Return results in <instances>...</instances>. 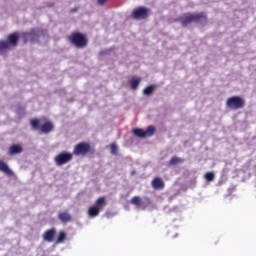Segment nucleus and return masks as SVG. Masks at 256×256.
Instances as JSON below:
<instances>
[{
	"instance_id": "obj_26",
	"label": "nucleus",
	"mask_w": 256,
	"mask_h": 256,
	"mask_svg": "<svg viewBox=\"0 0 256 256\" xmlns=\"http://www.w3.org/2000/svg\"><path fill=\"white\" fill-rule=\"evenodd\" d=\"M97 1H98V5L103 7V5H105V3H107L109 0H97Z\"/></svg>"
},
{
	"instance_id": "obj_5",
	"label": "nucleus",
	"mask_w": 256,
	"mask_h": 256,
	"mask_svg": "<svg viewBox=\"0 0 256 256\" xmlns=\"http://www.w3.org/2000/svg\"><path fill=\"white\" fill-rule=\"evenodd\" d=\"M226 105L232 111H237V109H243L245 107V99L239 96H232L227 99Z\"/></svg>"
},
{
	"instance_id": "obj_25",
	"label": "nucleus",
	"mask_w": 256,
	"mask_h": 256,
	"mask_svg": "<svg viewBox=\"0 0 256 256\" xmlns=\"http://www.w3.org/2000/svg\"><path fill=\"white\" fill-rule=\"evenodd\" d=\"M110 149H111L112 155H117V151H118L117 144L112 143V144L110 145Z\"/></svg>"
},
{
	"instance_id": "obj_10",
	"label": "nucleus",
	"mask_w": 256,
	"mask_h": 256,
	"mask_svg": "<svg viewBox=\"0 0 256 256\" xmlns=\"http://www.w3.org/2000/svg\"><path fill=\"white\" fill-rule=\"evenodd\" d=\"M55 130V125L51 121H46L40 126L41 133H44V135H49L51 131Z\"/></svg>"
},
{
	"instance_id": "obj_19",
	"label": "nucleus",
	"mask_w": 256,
	"mask_h": 256,
	"mask_svg": "<svg viewBox=\"0 0 256 256\" xmlns=\"http://www.w3.org/2000/svg\"><path fill=\"white\" fill-rule=\"evenodd\" d=\"M131 205H135L136 207H141L143 200H141V197L134 196L130 200Z\"/></svg>"
},
{
	"instance_id": "obj_21",
	"label": "nucleus",
	"mask_w": 256,
	"mask_h": 256,
	"mask_svg": "<svg viewBox=\"0 0 256 256\" xmlns=\"http://www.w3.org/2000/svg\"><path fill=\"white\" fill-rule=\"evenodd\" d=\"M204 179L208 182L211 183L213 181H215V172H207L204 175Z\"/></svg>"
},
{
	"instance_id": "obj_12",
	"label": "nucleus",
	"mask_w": 256,
	"mask_h": 256,
	"mask_svg": "<svg viewBox=\"0 0 256 256\" xmlns=\"http://www.w3.org/2000/svg\"><path fill=\"white\" fill-rule=\"evenodd\" d=\"M56 234H57V230L55 228H51L44 232L43 239H44V241H47L48 243H53V240L55 239Z\"/></svg>"
},
{
	"instance_id": "obj_18",
	"label": "nucleus",
	"mask_w": 256,
	"mask_h": 256,
	"mask_svg": "<svg viewBox=\"0 0 256 256\" xmlns=\"http://www.w3.org/2000/svg\"><path fill=\"white\" fill-rule=\"evenodd\" d=\"M179 163H185V159L177 156H172L169 161V165H179Z\"/></svg>"
},
{
	"instance_id": "obj_11",
	"label": "nucleus",
	"mask_w": 256,
	"mask_h": 256,
	"mask_svg": "<svg viewBox=\"0 0 256 256\" xmlns=\"http://www.w3.org/2000/svg\"><path fill=\"white\" fill-rule=\"evenodd\" d=\"M151 185L153 189H155L156 191H163V189H165V182L163 181V179L159 177H155L151 181Z\"/></svg>"
},
{
	"instance_id": "obj_9",
	"label": "nucleus",
	"mask_w": 256,
	"mask_h": 256,
	"mask_svg": "<svg viewBox=\"0 0 256 256\" xmlns=\"http://www.w3.org/2000/svg\"><path fill=\"white\" fill-rule=\"evenodd\" d=\"M149 17V10L143 6L137 7L132 11L131 18L132 19H147Z\"/></svg>"
},
{
	"instance_id": "obj_16",
	"label": "nucleus",
	"mask_w": 256,
	"mask_h": 256,
	"mask_svg": "<svg viewBox=\"0 0 256 256\" xmlns=\"http://www.w3.org/2000/svg\"><path fill=\"white\" fill-rule=\"evenodd\" d=\"M58 219L61 221V223H69L72 219L71 214L69 212H60L58 213Z\"/></svg>"
},
{
	"instance_id": "obj_24",
	"label": "nucleus",
	"mask_w": 256,
	"mask_h": 256,
	"mask_svg": "<svg viewBox=\"0 0 256 256\" xmlns=\"http://www.w3.org/2000/svg\"><path fill=\"white\" fill-rule=\"evenodd\" d=\"M30 125H31L32 129H35V130L39 129V127H40L39 119H37V118L32 119L30 121Z\"/></svg>"
},
{
	"instance_id": "obj_8",
	"label": "nucleus",
	"mask_w": 256,
	"mask_h": 256,
	"mask_svg": "<svg viewBox=\"0 0 256 256\" xmlns=\"http://www.w3.org/2000/svg\"><path fill=\"white\" fill-rule=\"evenodd\" d=\"M39 30L32 28L29 32L22 33V38L24 43H35V41L39 40Z\"/></svg>"
},
{
	"instance_id": "obj_1",
	"label": "nucleus",
	"mask_w": 256,
	"mask_h": 256,
	"mask_svg": "<svg viewBox=\"0 0 256 256\" xmlns=\"http://www.w3.org/2000/svg\"><path fill=\"white\" fill-rule=\"evenodd\" d=\"M207 13L205 12H187L176 18L175 23H180L182 27H187L191 23H197L200 25H207L208 21Z\"/></svg>"
},
{
	"instance_id": "obj_27",
	"label": "nucleus",
	"mask_w": 256,
	"mask_h": 256,
	"mask_svg": "<svg viewBox=\"0 0 256 256\" xmlns=\"http://www.w3.org/2000/svg\"><path fill=\"white\" fill-rule=\"evenodd\" d=\"M75 11H77V8H73V9L71 10V13H75Z\"/></svg>"
},
{
	"instance_id": "obj_13",
	"label": "nucleus",
	"mask_w": 256,
	"mask_h": 256,
	"mask_svg": "<svg viewBox=\"0 0 256 256\" xmlns=\"http://www.w3.org/2000/svg\"><path fill=\"white\" fill-rule=\"evenodd\" d=\"M9 155H19V153H23V146L21 144H13L8 149Z\"/></svg>"
},
{
	"instance_id": "obj_7",
	"label": "nucleus",
	"mask_w": 256,
	"mask_h": 256,
	"mask_svg": "<svg viewBox=\"0 0 256 256\" xmlns=\"http://www.w3.org/2000/svg\"><path fill=\"white\" fill-rule=\"evenodd\" d=\"M70 161H73V153L61 152L54 157V163H56L58 167H61V165H67Z\"/></svg>"
},
{
	"instance_id": "obj_20",
	"label": "nucleus",
	"mask_w": 256,
	"mask_h": 256,
	"mask_svg": "<svg viewBox=\"0 0 256 256\" xmlns=\"http://www.w3.org/2000/svg\"><path fill=\"white\" fill-rule=\"evenodd\" d=\"M67 239V234L65 233V231H60L58 234V237L56 239V243H65V240Z\"/></svg>"
},
{
	"instance_id": "obj_2",
	"label": "nucleus",
	"mask_w": 256,
	"mask_h": 256,
	"mask_svg": "<svg viewBox=\"0 0 256 256\" xmlns=\"http://www.w3.org/2000/svg\"><path fill=\"white\" fill-rule=\"evenodd\" d=\"M67 40L69 41L70 45L76 49H85V47L89 45L87 35L81 32H72L69 36H67Z\"/></svg>"
},
{
	"instance_id": "obj_6",
	"label": "nucleus",
	"mask_w": 256,
	"mask_h": 256,
	"mask_svg": "<svg viewBox=\"0 0 256 256\" xmlns=\"http://www.w3.org/2000/svg\"><path fill=\"white\" fill-rule=\"evenodd\" d=\"M155 131H157L155 126L150 125L147 127L146 130H143L141 128H134L132 130V133L133 135L139 137L140 139H145V137H153V135H155Z\"/></svg>"
},
{
	"instance_id": "obj_22",
	"label": "nucleus",
	"mask_w": 256,
	"mask_h": 256,
	"mask_svg": "<svg viewBox=\"0 0 256 256\" xmlns=\"http://www.w3.org/2000/svg\"><path fill=\"white\" fill-rule=\"evenodd\" d=\"M11 46L9 42L7 41H0V55L3 53V51H7Z\"/></svg>"
},
{
	"instance_id": "obj_15",
	"label": "nucleus",
	"mask_w": 256,
	"mask_h": 256,
	"mask_svg": "<svg viewBox=\"0 0 256 256\" xmlns=\"http://www.w3.org/2000/svg\"><path fill=\"white\" fill-rule=\"evenodd\" d=\"M8 43L10 47H17V45L19 44V34L12 33L8 35Z\"/></svg>"
},
{
	"instance_id": "obj_3",
	"label": "nucleus",
	"mask_w": 256,
	"mask_h": 256,
	"mask_svg": "<svg viewBox=\"0 0 256 256\" xmlns=\"http://www.w3.org/2000/svg\"><path fill=\"white\" fill-rule=\"evenodd\" d=\"M95 153V149L91 147L89 142H79L74 146L72 155L76 157H87V155H93Z\"/></svg>"
},
{
	"instance_id": "obj_4",
	"label": "nucleus",
	"mask_w": 256,
	"mask_h": 256,
	"mask_svg": "<svg viewBox=\"0 0 256 256\" xmlns=\"http://www.w3.org/2000/svg\"><path fill=\"white\" fill-rule=\"evenodd\" d=\"M105 205H107V200L105 197L98 198L94 205L88 208V216L91 219H94V217H99V213L103 211V207H105Z\"/></svg>"
},
{
	"instance_id": "obj_17",
	"label": "nucleus",
	"mask_w": 256,
	"mask_h": 256,
	"mask_svg": "<svg viewBox=\"0 0 256 256\" xmlns=\"http://www.w3.org/2000/svg\"><path fill=\"white\" fill-rule=\"evenodd\" d=\"M139 85H141V78L140 77H133L130 80V86L133 91H137L139 89Z\"/></svg>"
},
{
	"instance_id": "obj_23",
	"label": "nucleus",
	"mask_w": 256,
	"mask_h": 256,
	"mask_svg": "<svg viewBox=\"0 0 256 256\" xmlns=\"http://www.w3.org/2000/svg\"><path fill=\"white\" fill-rule=\"evenodd\" d=\"M153 91H155V85H149L143 90V94L146 96L153 95Z\"/></svg>"
},
{
	"instance_id": "obj_14",
	"label": "nucleus",
	"mask_w": 256,
	"mask_h": 256,
	"mask_svg": "<svg viewBox=\"0 0 256 256\" xmlns=\"http://www.w3.org/2000/svg\"><path fill=\"white\" fill-rule=\"evenodd\" d=\"M0 171L2 173H5V175H8L9 177H13L14 173L11 168H9V165L5 163V161L0 160Z\"/></svg>"
}]
</instances>
